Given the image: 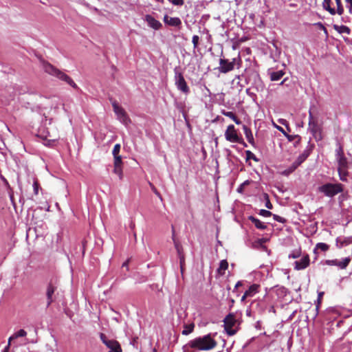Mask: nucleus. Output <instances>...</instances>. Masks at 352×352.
<instances>
[{
  "mask_svg": "<svg viewBox=\"0 0 352 352\" xmlns=\"http://www.w3.org/2000/svg\"><path fill=\"white\" fill-rule=\"evenodd\" d=\"M179 261H180L181 271L182 272L183 270H184V262H185L184 255V254L179 255Z\"/></svg>",
  "mask_w": 352,
  "mask_h": 352,
  "instance_id": "a18cd8bd",
  "label": "nucleus"
},
{
  "mask_svg": "<svg viewBox=\"0 0 352 352\" xmlns=\"http://www.w3.org/2000/svg\"><path fill=\"white\" fill-rule=\"evenodd\" d=\"M298 256H299V254H290V255L289 256V258H298Z\"/></svg>",
  "mask_w": 352,
  "mask_h": 352,
  "instance_id": "6e6d98bb",
  "label": "nucleus"
},
{
  "mask_svg": "<svg viewBox=\"0 0 352 352\" xmlns=\"http://www.w3.org/2000/svg\"><path fill=\"white\" fill-rule=\"evenodd\" d=\"M241 63L242 60L239 56H238L237 58H233L232 61H230L228 59L226 58H220L219 71L221 73L226 74L232 71L236 64L237 65L238 67H239Z\"/></svg>",
  "mask_w": 352,
  "mask_h": 352,
  "instance_id": "7ed1b4c3",
  "label": "nucleus"
},
{
  "mask_svg": "<svg viewBox=\"0 0 352 352\" xmlns=\"http://www.w3.org/2000/svg\"><path fill=\"white\" fill-rule=\"evenodd\" d=\"M246 155V159L248 160H253L255 162H258V159L256 157V155L251 152L250 151H245Z\"/></svg>",
  "mask_w": 352,
  "mask_h": 352,
  "instance_id": "7c9ffc66",
  "label": "nucleus"
},
{
  "mask_svg": "<svg viewBox=\"0 0 352 352\" xmlns=\"http://www.w3.org/2000/svg\"><path fill=\"white\" fill-rule=\"evenodd\" d=\"M284 75L285 72L283 70L273 72L270 74V80L272 81L279 80Z\"/></svg>",
  "mask_w": 352,
  "mask_h": 352,
  "instance_id": "b1692460",
  "label": "nucleus"
},
{
  "mask_svg": "<svg viewBox=\"0 0 352 352\" xmlns=\"http://www.w3.org/2000/svg\"><path fill=\"white\" fill-rule=\"evenodd\" d=\"M333 28L335 30H336L340 34L344 33L346 34H349L351 32L350 28L346 25H338L334 24L333 25Z\"/></svg>",
  "mask_w": 352,
  "mask_h": 352,
  "instance_id": "412c9836",
  "label": "nucleus"
},
{
  "mask_svg": "<svg viewBox=\"0 0 352 352\" xmlns=\"http://www.w3.org/2000/svg\"><path fill=\"white\" fill-rule=\"evenodd\" d=\"M188 345L192 349H195L199 351H210L217 346V342L212 337L211 334L209 333L190 340L188 343Z\"/></svg>",
  "mask_w": 352,
  "mask_h": 352,
  "instance_id": "f257e3e1",
  "label": "nucleus"
},
{
  "mask_svg": "<svg viewBox=\"0 0 352 352\" xmlns=\"http://www.w3.org/2000/svg\"><path fill=\"white\" fill-rule=\"evenodd\" d=\"M265 207L268 209H272L273 206L272 203L270 202V200L269 199V196L267 194H265Z\"/></svg>",
  "mask_w": 352,
  "mask_h": 352,
  "instance_id": "e433bc0d",
  "label": "nucleus"
},
{
  "mask_svg": "<svg viewBox=\"0 0 352 352\" xmlns=\"http://www.w3.org/2000/svg\"><path fill=\"white\" fill-rule=\"evenodd\" d=\"M222 114L224 115L226 117H228V118H231L232 120L236 116V115L233 112H232V111H226L224 110L222 111Z\"/></svg>",
  "mask_w": 352,
  "mask_h": 352,
  "instance_id": "37998d69",
  "label": "nucleus"
},
{
  "mask_svg": "<svg viewBox=\"0 0 352 352\" xmlns=\"http://www.w3.org/2000/svg\"><path fill=\"white\" fill-rule=\"evenodd\" d=\"M199 37L197 35H194L192 38V43L193 44V48L197 49L199 46Z\"/></svg>",
  "mask_w": 352,
  "mask_h": 352,
  "instance_id": "473e14b6",
  "label": "nucleus"
},
{
  "mask_svg": "<svg viewBox=\"0 0 352 352\" xmlns=\"http://www.w3.org/2000/svg\"><path fill=\"white\" fill-rule=\"evenodd\" d=\"M164 22L166 25L172 27H179L182 25V21L179 17H170L167 14L164 16Z\"/></svg>",
  "mask_w": 352,
  "mask_h": 352,
  "instance_id": "4468645a",
  "label": "nucleus"
},
{
  "mask_svg": "<svg viewBox=\"0 0 352 352\" xmlns=\"http://www.w3.org/2000/svg\"><path fill=\"white\" fill-rule=\"evenodd\" d=\"M27 336V332L24 329H20L19 331L14 333L8 339V343L11 344V341L20 337H25Z\"/></svg>",
  "mask_w": 352,
  "mask_h": 352,
  "instance_id": "5701e85b",
  "label": "nucleus"
},
{
  "mask_svg": "<svg viewBox=\"0 0 352 352\" xmlns=\"http://www.w3.org/2000/svg\"><path fill=\"white\" fill-rule=\"evenodd\" d=\"M272 216H273V218L275 221H278V222H280V223H285L286 221L285 219L279 216V215H277V214H272Z\"/></svg>",
  "mask_w": 352,
  "mask_h": 352,
  "instance_id": "79ce46f5",
  "label": "nucleus"
},
{
  "mask_svg": "<svg viewBox=\"0 0 352 352\" xmlns=\"http://www.w3.org/2000/svg\"><path fill=\"white\" fill-rule=\"evenodd\" d=\"M100 338L102 343L109 349V352H122L120 343L116 340L109 339L105 334L101 333Z\"/></svg>",
  "mask_w": 352,
  "mask_h": 352,
  "instance_id": "39448f33",
  "label": "nucleus"
},
{
  "mask_svg": "<svg viewBox=\"0 0 352 352\" xmlns=\"http://www.w3.org/2000/svg\"><path fill=\"white\" fill-rule=\"evenodd\" d=\"M34 187V192L35 195H38V188H39V184L37 180H35L33 184Z\"/></svg>",
  "mask_w": 352,
  "mask_h": 352,
  "instance_id": "c03bdc74",
  "label": "nucleus"
},
{
  "mask_svg": "<svg viewBox=\"0 0 352 352\" xmlns=\"http://www.w3.org/2000/svg\"><path fill=\"white\" fill-rule=\"evenodd\" d=\"M330 246L324 243H318L314 249V254L318 255L319 254V250L323 252H326L329 250Z\"/></svg>",
  "mask_w": 352,
  "mask_h": 352,
  "instance_id": "dca6fc26",
  "label": "nucleus"
},
{
  "mask_svg": "<svg viewBox=\"0 0 352 352\" xmlns=\"http://www.w3.org/2000/svg\"><path fill=\"white\" fill-rule=\"evenodd\" d=\"M336 157L338 163V167L348 168V162L344 156L343 146L339 142L338 143Z\"/></svg>",
  "mask_w": 352,
  "mask_h": 352,
  "instance_id": "9d476101",
  "label": "nucleus"
},
{
  "mask_svg": "<svg viewBox=\"0 0 352 352\" xmlns=\"http://www.w3.org/2000/svg\"><path fill=\"white\" fill-rule=\"evenodd\" d=\"M170 3L175 6H182L184 3V0H168Z\"/></svg>",
  "mask_w": 352,
  "mask_h": 352,
  "instance_id": "ea45409f",
  "label": "nucleus"
},
{
  "mask_svg": "<svg viewBox=\"0 0 352 352\" xmlns=\"http://www.w3.org/2000/svg\"><path fill=\"white\" fill-rule=\"evenodd\" d=\"M336 246L338 248H342L344 246L349 245L352 242L351 238H344L343 239L338 237L336 239Z\"/></svg>",
  "mask_w": 352,
  "mask_h": 352,
  "instance_id": "6ab92c4d",
  "label": "nucleus"
},
{
  "mask_svg": "<svg viewBox=\"0 0 352 352\" xmlns=\"http://www.w3.org/2000/svg\"><path fill=\"white\" fill-rule=\"evenodd\" d=\"M225 138L227 141L232 143L243 142V138L238 134L234 126L230 124L225 132Z\"/></svg>",
  "mask_w": 352,
  "mask_h": 352,
  "instance_id": "0eeeda50",
  "label": "nucleus"
},
{
  "mask_svg": "<svg viewBox=\"0 0 352 352\" xmlns=\"http://www.w3.org/2000/svg\"><path fill=\"white\" fill-rule=\"evenodd\" d=\"M331 0H323L322 7L328 11L331 14L334 15L336 13V10L331 7Z\"/></svg>",
  "mask_w": 352,
  "mask_h": 352,
  "instance_id": "4be33fe9",
  "label": "nucleus"
},
{
  "mask_svg": "<svg viewBox=\"0 0 352 352\" xmlns=\"http://www.w3.org/2000/svg\"><path fill=\"white\" fill-rule=\"evenodd\" d=\"M242 285L243 283L241 281H238L235 285L234 289H237L238 287L242 286Z\"/></svg>",
  "mask_w": 352,
  "mask_h": 352,
  "instance_id": "864d4df0",
  "label": "nucleus"
},
{
  "mask_svg": "<svg viewBox=\"0 0 352 352\" xmlns=\"http://www.w3.org/2000/svg\"><path fill=\"white\" fill-rule=\"evenodd\" d=\"M249 298L248 296H246V293L245 292L243 296L241 298V301H244L245 298Z\"/></svg>",
  "mask_w": 352,
  "mask_h": 352,
  "instance_id": "4d7b16f0",
  "label": "nucleus"
},
{
  "mask_svg": "<svg viewBox=\"0 0 352 352\" xmlns=\"http://www.w3.org/2000/svg\"><path fill=\"white\" fill-rule=\"evenodd\" d=\"M228 267V263L226 260H222L220 262L219 267L217 270L218 273L220 275H223L225 274V271Z\"/></svg>",
  "mask_w": 352,
  "mask_h": 352,
  "instance_id": "a878e982",
  "label": "nucleus"
},
{
  "mask_svg": "<svg viewBox=\"0 0 352 352\" xmlns=\"http://www.w3.org/2000/svg\"><path fill=\"white\" fill-rule=\"evenodd\" d=\"M350 261L351 259L349 257L344 258L341 261L338 260L337 266L340 269H345L349 265Z\"/></svg>",
  "mask_w": 352,
  "mask_h": 352,
  "instance_id": "cd10ccee",
  "label": "nucleus"
},
{
  "mask_svg": "<svg viewBox=\"0 0 352 352\" xmlns=\"http://www.w3.org/2000/svg\"><path fill=\"white\" fill-rule=\"evenodd\" d=\"M248 219L252 223L254 224L257 229L265 230L267 228V226L263 222L261 221L258 219L253 216H250Z\"/></svg>",
  "mask_w": 352,
  "mask_h": 352,
  "instance_id": "f3484780",
  "label": "nucleus"
},
{
  "mask_svg": "<svg viewBox=\"0 0 352 352\" xmlns=\"http://www.w3.org/2000/svg\"><path fill=\"white\" fill-rule=\"evenodd\" d=\"M114 162L113 164L122 165V157L120 155H113Z\"/></svg>",
  "mask_w": 352,
  "mask_h": 352,
  "instance_id": "c9c22d12",
  "label": "nucleus"
},
{
  "mask_svg": "<svg viewBox=\"0 0 352 352\" xmlns=\"http://www.w3.org/2000/svg\"><path fill=\"white\" fill-rule=\"evenodd\" d=\"M267 241V239H265V238H262V239H259L258 240V243L260 244V245H262L263 243H266Z\"/></svg>",
  "mask_w": 352,
  "mask_h": 352,
  "instance_id": "8fccbe9b",
  "label": "nucleus"
},
{
  "mask_svg": "<svg viewBox=\"0 0 352 352\" xmlns=\"http://www.w3.org/2000/svg\"><path fill=\"white\" fill-rule=\"evenodd\" d=\"M309 129L315 137L316 139L321 140V129L318 124L317 120L315 122H309Z\"/></svg>",
  "mask_w": 352,
  "mask_h": 352,
  "instance_id": "9b49d317",
  "label": "nucleus"
},
{
  "mask_svg": "<svg viewBox=\"0 0 352 352\" xmlns=\"http://www.w3.org/2000/svg\"><path fill=\"white\" fill-rule=\"evenodd\" d=\"M145 21L147 22L148 25L154 30H160L162 26V23L159 21L156 20L150 14L146 15Z\"/></svg>",
  "mask_w": 352,
  "mask_h": 352,
  "instance_id": "2eb2a0df",
  "label": "nucleus"
},
{
  "mask_svg": "<svg viewBox=\"0 0 352 352\" xmlns=\"http://www.w3.org/2000/svg\"><path fill=\"white\" fill-rule=\"evenodd\" d=\"M175 85L178 89L184 94H188L190 89L184 79L183 74L181 72L175 73Z\"/></svg>",
  "mask_w": 352,
  "mask_h": 352,
  "instance_id": "1a4fd4ad",
  "label": "nucleus"
},
{
  "mask_svg": "<svg viewBox=\"0 0 352 352\" xmlns=\"http://www.w3.org/2000/svg\"><path fill=\"white\" fill-rule=\"evenodd\" d=\"M309 256L308 254H306L300 260L295 262L294 269L296 270H304L309 265Z\"/></svg>",
  "mask_w": 352,
  "mask_h": 352,
  "instance_id": "f8f14e48",
  "label": "nucleus"
},
{
  "mask_svg": "<svg viewBox=\"0 0 352 352\" xmlns=\"http://www.w3.org/2000/svg\"><path fill=\"white\" fill-rule=\"evenodd\" d=\"M346 3H350L349 11L351 12L352 9V0H346Z\"/></svg>",
  "mask_w": 352,
  "mask_h": 352,
  "instance_id": "5fc2aeb1",
  "label": "nucleus"
},
{
  "mask_svg": "<svg viewBox=\"0 0 352 352\" xmlns=\"http://www.w3.org/2000/svg\"><path fill=\"white\" fill-rule=\"evenodd\" d=\"M320 192L324 193L326 196L333 197L337 194L343 191V186L341 184H325L318 188Z\"/></svg>",
  "mask_w": 352,
  "mask_h": 352,
  "instance_id": "20e7f679",
  "label": "nucleus"
},
{
  "mask_svg": "<svg viewBox=\"0 0 352 352\" xmlns=\"http://www.w3.org/2000/svg\"><path fill=\"white\" fill-rule=\"evenodd\" d=\"M348 168H344V167H338V170L340 176V180L345 182L346 181V177L348 176Z\"/></svg>",
  "mask_w": 352,
  "mask_h": 352,
  "instance_id": "393cba45",
  "label": "nucleus"
},
{
  "mask_svg": "<svg viewBox=\"0 0 352 352\" xmlns=\"http://www.w3.org/2000/svg\"><path fill=\"white\" fill-rule=\"evenodd\" d=\"M128 263H129V261H125L123 264H122V267H127L128 266Z\"/></svg>",
  "mask_w": 352,
  "mask_h": 352,
  "instance_id": "13d9d810",
  "label": "nucleus"
},
{
  "mask_svg": "<svg viewBox=\"0 0 352 352\" xmlns=\"http://www.w3.org/2000/svg\"><path fill=\"white\" fill-rule=\"evenodd\" d=\"M324 293L323 292H320L318 294V305L316 306V308L318 309L319 307V305L320 304L321 302V300H322V296H323Z\"/></svg>",
  "mask_w": 352,
  "mask_h": 352,
  "instance_id": "de8ad7c7",
  "label": "nucleus"
},
{
  "mask_svg": "<svg viewBox=\"0 0 352 352\" xmlns=\"http://www.w3.org/2000/svg\"><path fill=\"white\" fill-rule=\"evenodd\" d=\"M259 214L265 217H268L272 216V213L269 210L262 209L260 210Z\"/></svg>",
  "mask_w": 352,
  "mask_h": 352,
  "instance_id": "4c0bfd02",
  "label": "nucleus"
},
{
  "mask_svg": "<svg viewBox=\"0 0 352 352\" xmlns=\"http://www.w3.org/2000/svg\"><path fill=\"white\" fill-rule=\"evenodd\" d=\"M314 25L318 27L320 30H322L327 36L328 35L327 30L322 23L318 22L315 23Z\"/></svg>",
  "mask_w": 352,
  "mask_h": 352,
  "instance_id": "a19ab883",
  "label": "nucleus"
},
{
  "mask_svg": "<svg viewBox=\"0 0 352 352\" xmlns=\"http://www.w3.org/2000/svg\"><path fill=\"white\" fill-rule=\"evenodd\" d=\"M305 160V157L303 155H300L297 160L293 164V170L296 169L300 164Z\"/></svg>",
  "mask_w": 352,
  "mask_h": 352,
  "instance_id": "2f4dec72",
  "label": "nucleus"
},
{
  "mask_svg": "<svg viewBox=\"0 0 352 352\" xmlns=\"http://www.w3.org/2000/svg\"><path fill=\"white\" fill-rule=\"evenodd\" d=\"M56 290V287L50 282L47 287L46 296H47V306L49 307L54 301L53 294Z\"/></svg>",
  "mask_w": 352,
  "mask_h": 352,
  "instance_id": "ddd939ff",
  "label": "nucleus"
},
{
  "mask_svg": "<svg viewBox=\"0 0 352 352\" xmlns=\"http://www.w3.org/2000/svg\"><path fill=\"white\" fill-rule=\"evenodd\" d=\"M45 71L50 75L54 76L61 80L66 82L70 86L75 89H78L77 85L74 81L66 74L55 68L51 64H47L45 65Z\"/></svg>",
  "mask_w": 352,
  "mask_h": 352,
  "instance_id": "f03ea898",
  "label": "nucleus"
},
{
  "mask_svg": "<svg viewBox=\"0 0 352 352\" xmlns=\"http://www.w3.org/2000/svg\"><path fill=\"white\" fill-rule=\"evenodd\" d=\"M194 328H195L194 323H190V324H185L184 325V329L182 331V334L185 335V336H187V335L190 334V333H192L193 331Z\"/></svg>",
  "mask_w": 352,
  "mask_h": 352,
  "instance_id": "bb28decb",
  "label": "nucleus"
},
{
  "mask_svg": "<svg viewBox=\"0 0 352 352\" xmlns=\"http://www.w3.org/2000/svg\"><path fill=\"white\" fill-rule=\"evenodd\" d=\"M337 5L336 13L339 15H342L344 13V8L342 4L341 0H335Z\"/></svg>",
  "mask_w": 352,
  "mask_h": 352,
  "instance_id": "c756f323",
  "label": "nucleus"
},
{
  "mask_svg": "<svg viewBox=\"0 0 352 352\" xmlns=\"http://www.w3.org/2000/svg\"><path fill=\"white\" fill-rule=\"evenodd\" d=\"M120 144H116L114 147H113V151H112V154L113 155H119L120 153Z\"/></svg>",
  "mask_w": 352,
  "mask_h": 352,
  "instance_id": "58836bf2",
  "label": "nucleus"
},
{
  "mask_svg": "<svg viewBox=\"0 0 352 352\" xmlns=\"http://www.w3.org/2000/svg\"><path fill=\"white\" fill-rule=\"evenodd\" d=\"M10 345L11 344L10 343H8V345L5 347V349H3V352H9V349H10Z\"/></svg>",
  "mask_w": 352,
  "mask_h": 352,
  "instance_id": "603ef678",
  "label": "nucleus"
},
{
  "mask_svg": "<svg viewBox=\"0 0 352 352\" xmlns=\"http://www.w3.org/2000/svg\"><path fill=\"white\" fill-rule=\"evenodd\" d=\"M260 285L258 284H253L251 286H250L249 289L245 291L246 296H248V297H252L256 294H257L259 292L260 289Z\"/></svg>",
  "mask_w": 352,
  "mask_h": 352,
  "instance_id": "a211bd4d",
  "label": "nucleus"
},
{
  "mask_svg": "<svg viewBox=\"0 0 352 352\" xmlns=\"http://www.w3.org/2000/svg\"><path fill=\"white\" fill-rule=\"evenodd\" d=\"M243 129L244 133H245V135L248 141L249 142V143H250L251 144L253 145L254 143V137H253V134L252 133L251 129L245 125L243 126Z\"/></svg>",
  "mask_w": 352,
  "mask_h": 352,
  "instance_id": "aec40b11",
  "label": "nucleus"
},
{
  "mask_svg": "<svg viewBox=\"0 0 352 352\" xmlns=\"http://www.w3.org/2000/svg\"><path fill=\"white\" fill-rule=\"evenodd\" d=\"M239 144H241L242 145H243L244 146H247V144L246 143L244 142V140H243V142H238Z\"/></svg>",
  "mask_w": 352,
  "mask_h": 352,
  "instance_id": "bf43d9fd",
  "label": "nucleus"
},
{
  "mask_svg": "<svg viewBox=\"0 0 352 352\" xmlns=\"http://www.w3.org/2000/svg\"><path fill=\"white\" fill-rule=\"evenodd\" d=\"M315 121H316V120L314 119L311 111H309V122H315Z\"/></svg>",
  "mask_w": 352,
  "mask_h": 352,
  "instance_id": "09e8293b",
  "label": "nucleus"
},
{
  "mask_svg": "<svg viewBox=\"0 0 352 352\" xmlns=\"http://www.w3.org/2000/svg\"><path fill=\"white\" fill-rule=\"evenodd\" d=\"M230 302H231V306H232L233 304L234 303V300L233 299H231Z\"/></svg>",
  "mask_w": 352,
  "mask_h": 352,
  "instance_id": "052dcab7",
  "label": "nucleus"
},
{
  "mask_svg": "<svg viewBox=\"0 0 352 352\" xmlns=\"http://www.w3.org/2000/svg\"><path fill=\"white\" fill-rule=\"evenodd\" d=\"M236 319L234 314H229L223 320L224 329L229 336H233L236 333V330L233 329L236 324Z\"/></svg>",
  "mask_w": 352,
  "mask_h": 352,
  "instance_id": "6e6552de",
  "label": "nucleus"
},
{
  "mask_svg": "<svg viewBox=\"0 0 352 352\" xmlns=\"http://www.w3.org/2000/svg\"><path fill=\"white\" fill-rule=\"evenodd\" d=\"M286 79H284L280 83V85H283L285 82Z\"/></svg>",
  "mask_w": 352,
  "mask_h": 352,
  "instance_id": "e2e57ef3",
  "label": "nucleus"
},
{
  "mask_svg": "<svg viewBox=\"0 0 352 352\" xmlns=\"http://www.w3.org/2000/svg\"><path fill=\"white\" fill-rule=\"evenodd\" d=\"M338 260L333 259V260H327L325 261V263L328 265H336L337 266Z\"/></svg>",
  "mask_w": 352,
  "mask_h": 352,
  "instance_id": "49530a36",
  "label": "nucleus"
},
{
  "mask_svg": "<svg viewBox=\"0 0 352 352\" xmlns=\"http://www.w3.org/2000/svg\"><path fill=\"white\" fill-rule=\"evenodd\" d=\"M232 120L236 124H241V121L236 117L235 116Z\"/></svg>",
  "mask_w": 352,
  "mask_h": 352,
  "instance_id": "3c124183",
  "label": "nucleus"
},
{
  "mask_svg": "<svg viewBox=\"0 0 352 352\" xmlns=\"http://www.w3.org/2000/svg\"><path fill=\"white\" fill-rule=\"evenodd\" d=\"M148 184H149V186H150L152 191L162 200V195L160 193V192L157 190L155 186L151 182H149Z\"/></svg>",
  "mask_w": 352,
  "mask_h": 352,
  "instance_id": "f704fd0d",
  "label": "nucleus"
},
{
  "mask_svg": "<svg viewBox=\"0 0 352 352\" xmlns=\"http://www.w3.org/2000/svg\"><path fill=\"white\" fill-rule=\"evenodd\" d=\"M113 173L119 177L120 179H122L123 177L122 165L113 164Z\"/></svg>",
  "mask_w": 352,
  "mask_h": 352,
  "instance_id": "c85d7f7f",
  "label": "nucleus"
},
{
  "mask_svg": "<svg viewBox=\"0 0 352 352\" xmlns=\"http://www.w3.org/2000/svg\"><path fill=\"white\" fill-rule=\"evenodd\" d=\"M173 241H174L175 247V248H176V250H177V253H178V255H182V254H183V253H182V250H182V245L179 244V242L176 241L175 240V239H174V238H173Z\"/></svg>",
  "mask_w": 352,
  "mask_h": 352,
  "instance_id": "72a5a7b5",
  "label": "nucleus"
},
{
  "mask_svg": "<svg viewBox=\"0 0 352 352\" xmlns=\"http://www.w3.org/2000/svg\"><path fill=\"white\" fill-rule=\"evenodd\" d=\"M112 107L113 111L116 114L118 119L122 122L124 124L127 125L131 122V120L126 114L125 110L120 107L116 101L112 102Z\"/></svg>",
  "mask_w": 352,
  "mask_h": 352,
  "instance_id": "423d86ee",
  "label": "nucleus"
},
{
  "mask_svg": "<svg viewBox=\"0 0 352 352\" xmlns=\"http://www.w3.org/2000/svg\"><path fill=\"white\" fill-rule=\"evenodd\" d=\"M157 2H160V3H163L164 2V0H155Z\"/></svg>",
  "mask_w": 352,
  "mask_h": 352,
  "instance_id": "680f3d73",
  "label": "nucleus"
}]
</instances>
